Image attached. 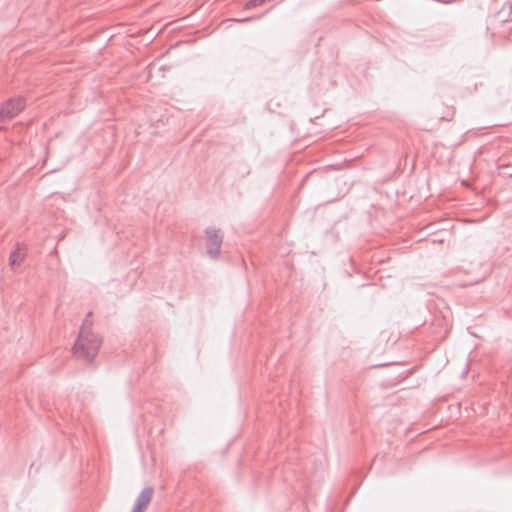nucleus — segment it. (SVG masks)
Listing matches in <instances>:
<instances>
[{"label":"nucleus","mask_w":512,"mask_h":512,"mask_svg":"<svg viewBox=\"0 0 512 512\" xmlns=\"http://www.w3.org/2000/svg\"><path fill=\"white\" fill-rule=\"evenodd\" d=\"M102 344V339L92 330L80 329L73 346L75 357L85 363H92Z\"/></svg>","instance_id":"1"},{"label":"nucleus","mask_w":512,"mask_h":512,"mask_svg":"<svg viewBox=\"0 0 512 512\" xmlns=\"http://www.w3.org/2000/svg\"><path fill=\"white\" fill-rule=\"evenodd\" d=\"M250 174V169L249 168H246L243 172H242V176H246V175H249Z\"/></svg>","instance_id":"9"},{"label":"nucleus","mask_w":512,"mask_h":512,"mask_svg":"<svg viewBox=\"0 0 512 512\" xmlns=\"http://www.w3.org/2000/svg\"><path fill=\"white\" fill-rule=\"evenodd\" d=\"M265 2H266V0H249L245 4V9L249 10V9L259 7V6L263 5Z\"/></svg>","instance_id":"6"},{"label":"nucleus","mask_w":512,"mask_h":512,"mask_svg":"<svg viewBox=\"0 0 512 512\" xmlns=\"http://www.w3.org/2000/svg\"><path fill=\"white\" fill-rule=\"evenodd\" d=\"M261 16H257V17H247V18H243V19H237L236 21L239 22V23H247V22H250V21H253V20H256V19H260Z\"/></svg>","instance_id":"8"},{"label":"nucleus","mask_w":512,"mask_h":512,"mask_svg":"<svg viewBox=\"0 0 512 512\" xmlns=\"http://www.w3.org/2000/svg\"><path fill=\"white\" fill-rule=\"evenodd\" d=\"M206 252L211 259H218L223 244V233L215 227H208L205 230Z\"/></svg>","instance_id":"2"},{"label":"nucleus","mask_w":512,"mask_h":512,"mask_svg":"<svg viewBox=\"0 0 512 512\" xmlns=\"http://www.w3.org/2000/svg\"><path fill=\"white\" fill-rule=\"evenodd\" d=\"M153 493L154 489L152 487H145L137 496L133 509L139 512H145L152 500Z\"/></svg>","instance_id":"4"},{"label":"nucleus","mask_w":512,"mask_h":512,"mask_svg":"<svg viewBox=\"0 0 512 512\" xmlns=\"http://www.w3.org/2000/svg\"><path fill=\"white\" fill-rule=\"evenodd\" d=\"M25 107L23 98H11L0 106V123L14 118Z\"/></svg>","instance_id":"3"},{"label":"nucleus","mask_w":512,"mask_h":512,"mask_svg":"<svg viewBox=\"0 0 512 512\" xmlns=\"http://www.w3.org/2000/svg\"><path fill=\"white\" fill-rule=\"evenodd\" d=\"M26 257V248L24 244L17 243L16 248L11 252L9 264L12 268L20 266Z\"/></svg>","instance_id":"5"},{"label":"nucleus","mask_w":512,"mask_h":512,"mask_svg":"<svg viewBox=\"0 0 512 512\" xmlns=\"http://www.w3.org/2000/svg\"><path fill=\"white\" fill-rule=\"evenodd\" d=\"M92 315L91 312H89L86 316V318L83 321V324L80 329L86 328V330H91L92 322L90 320V316Z\"/></svg>","instance_id":"7"}]
</instances>
